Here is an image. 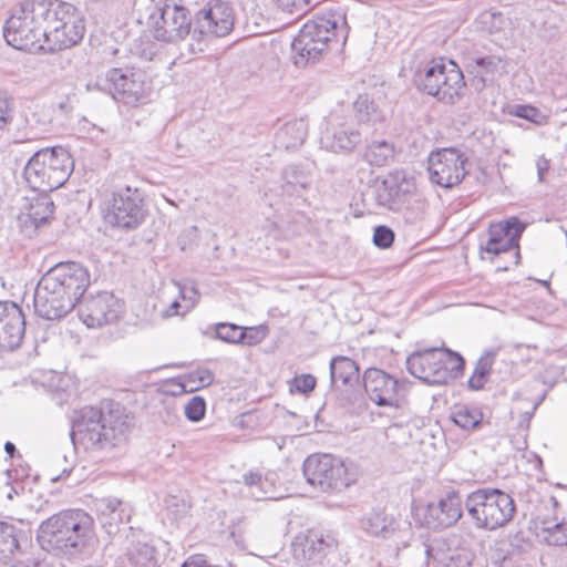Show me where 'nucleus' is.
Listing matches in <instances>:
<instances>
[{"mask_svg":"<svg viewBox=\"0 0 567 567\" xmlns=\"http://www.w3.org/2000/svg\"><path fill=\"white\" fill-rule=\"evenodd\" d=\"M42 549L74 561L94 553V519L83 509H66L43 520L38 530Z\"/></svg>","mask_w":567,"mask_h":567,"instance_id":"1","label":"nucleus"},{"mask_svg":"<svg viewBox=\"0 0 567 567\" xmlns=\"http://www.w3.org/2000/svg\"><path fill=\"white\" fill-rule=\"evenodd\" d=\"M130 431L127 415L120 404L107 411L84 408L81 417L73 424V436L78 437L86 450L110 451L126 441Z\"/></svg>","mask_w":567,"mask_h":567,"instance_id":"2","label":"nucleus"},{"mask_svg":"<svg viewBox=\"0 0 567 567\" xmlns=\"http://www.w3.org/2000/svg\"><path fill=\"white\" fill-rule=\"evenodd\" d=\"M72 171L73 159L66 150L42 148L29 158L23 177L31 189L50 193L64 185Z\"/></svg>","mask_w":567,"mask_h":567,"instance_id":"3","label":"nucleus"},{"mask_svg":"<svg viewBox=\"0 0 567 567\" xmlns=\"http://www.w3.org/2000/svg\"><path fill=\"white\" fill-rule=\"evenodd\" d=\"M464 508L477 529L494 532L505 527L514 517V499L498 488H477L464 501Z\"/></svg>","mask_w":567,"mask_h":567,"instance_id":"4","label":"nucleus"},{"mask_svg":"<svg viewBox=\"0 0 567 567\" xmlns=\"http://www.w3.org/2000/svg\"><path fill=\"white\" fill-rule=\"evenodd\" d=\"M464 358L445 347L416 350L406 359L408 371L427 384H446L463 374Z\"/></svg>","mask_w":567,"mask_h":567,"instance_id":"5","label":"nucleus"},{"mask_svg":"<svg viewBox=\"0 0 567 567\" xmlns=\"http://www.w3.org/2000/svg\"><path fill=\"white\" fill-rule=\"evenodd\" d=\"M302 472L308 484L323 493L340 492L355 482V473L343 460L331 454L308 456Z\"/></svg>","mask_w":567,"mask_h":567,"instance_id":"6","label":"nucleus"},{"mask_svg":"<svg viewBox=\"0 0 567 567\" xmlns=\"http://www.w3.org/2000/svg\"><path fill=\"white\" fill-rule=\"evenodd\" d=\"M35 0L23 2L6 21L3 35L9 45L24 51L47 49L42 20L35 16Z\"/></svg>","mask_w":567,"mask_h":567,"instance_id":"7","label":"nucleus"},{"mask_svg":"<svg viewBox=\"0 0 567 567\" xmlns=\"http://www.w3.org/2000/svg\"><path fill=\"white\" fill-rule=\"evenodd\" d=\"M464 85V76L457 64L444 59L433 60L417 80L421 91L446 104L455 102Z\"/></svg>","mask_w":567,"mask_h":567,"instance_id":"8","label":"nucleus"},{"mask_svg":"<svg viewBox=\"0 0 567 567\" xmlns=\"http://www.w3.org/2000/svg\"><path fill=\"white\" fill-rule=\"evenodd\" d=\"M86 87L89 91L107 90L114 100L131 106L143 103L150 90L142 71L116 68L109 70L105 79L89 83Z\"/></svg>","mask_w":567,"mask_h":567,"instance_id":"9","label":"nucleus"},{"mask_svg":"<svg viewBox=\"0 0 567 567\" xmlns=\"http://www.w3.org/2000/svg\"><path fill=\"white\" fill-rule=\"evenodd\" d=\"M145 216L146 207L137 188L127 186L113 192L105 215L109 224L121 229H134Z\"/></svg>","mask_w":567,"mask_h":567,"instance_id":"10","label":"nucleus"},{"mask_svg":"<svg viewBox=\"0 0 567 567\" xmlns=\"http://www.w3.org/2000/svg\"><path fill=\"white\" fill-rule=\"evenodd\" d=\"M151 19L154 37L159 41L174 43L190 33L189 11L175 0H165Z\"/></svg>","mask_w":567,"mask_h":567,"instance_id":"11","label":"nucleus"},{"mask_svg":"<svg viewBox=\"0 0 567 567\" xmlns=\"http://www.w3.org/2000/svg\"><path fill=\"white\" fill-rule=\"evenodd\" d=\"M234 10L225 0H209L195 16L193 38L200 41L204 37L221 38L234 28Z\"/></svg>","mask_w":567,"mask_h":567,"instance_id":"12","label":"nucleus"},{"mask_svg":"<svg viewBox=\"0 0 567 567\" xmlns=\"http://www.w3.org/2000/svg\"><path fill=\"white\" fill-rule=\"evenodd\" d=\"M467 157L456 148H443L431 153L429 174L432 183L451 188L460 184L467 174Z\"/></svg>","mask_w":567,"mask_h":567,"instance_id":"13","label":"nucleus"},{"mask_svg":"<svg viewBox=\"0 0 567 567\" xmlns=\"http://www.w3.org/2000/svg\"><path fill=\"white\" fill-rule=\"evenodd\" d=\"M79 302L62 291L58 282L42 276L34 290V311L47 320H60L65 317Z\"/></svg>","mask_w":567,"mask_h":567,"instance_id":"14","label":"nucleus"},{"mask_svg":"<svg viewBox=\"0 0 567 567\" xmlns=\"http://www.w3.org/2000/svg\"><path fill=\"white\" fill-rule=\"evenodd\" d=\"M524 229L525 225L517 217L491 224L487 239L481 243V250L494 256L514 250V265H518L519 239Z\"/></svg>","mask_w":567,"mask_h":567,"instance_id":"15","label":"nucleus"},{"mask_svg":"<svg viewBox=\"0 0 567 567\" xmlns=\"http://www.w3.org/2000/svg\"><path fill=\"white\" fill-rule=\"evenodd\" d=\"M123 312L121 301L110 292H100L80 303V318L89 328L115 322Z\"/></svg>","mask_w":567,"mask_h":567,"instance_id":"16","label":"nucleus"},{"mask_svg":"<svg viewBox=\"0 0 567 567\" xmlns=\"http://www.w3.org/2000/svg\"><path fill=\"white\" fill-rule=\"evenodd\" d=\"M416 551L425 565L433 567H470L474 554L467 547H452L446 542H436L433 545L419 542Z\"/></svg>","mask_w":567,"mask_h":567,"instance_id":"17","label":"nucleus"},{"mask_svg":"<svg viewBox=\"0 0 567 567\" xmlns=\"http://www.w3.org/2000/svg\"><path fill=\"white\" fill-rule=\"evenodd\" d=\"M51 281L75 301L80 302L90 286V274L81 264L74 261L60 262L44 274Z\"/></svg>","mask_w":567,"mask_h":567,"instance_id":"18","label":"nucleus"},{"mask_svg":"<svg viewBox=\"0 0 567 567\" xmlns=\"http://www.w3.org/2000/svg\"><path fill=\"white\" fill-rule=\"evenodd\" d=\"M25 320L22 309L14 302H0V350L13 351L22 343Z\"/></svg>","mask_w":567,"mask_h":567,"instance_id":"19","label":"nucleus"},{"mask_svg":"<svg viewBox=\"0 0 567 567\" xmlns=\"http://www.w3.org/2000/svg\"><path fill=\"white\" fill-rule=\"evenodd\" d=\"M363 386L368 398L379 406L398 408V380L377 368L363 373Z\"/></svg>","mask_w":567,"mask_h":567,"instance_id":"20","label":"nucleus"},{"mask_svg":"<svg viewBox=\"0 0 567 567\" xmlns=\"http://www.w3.org/2000/svg\"><path fill=\"white\" fill-rule=\"evenodd\" d=\"M463 504L457 491H447L436 503L427 504L425 509L427 526L434 529L453 526L463 515Z\"/></svg>","mask_w":567,"mask_h":567,"instance_id":"21","label":"nucleus"},{"mask_svg":"<svg viewBox=\"0 0 567 567\" xmlns=\"http://www.w3.org/2000/svg\"><path fill=\"white\" fill-rule=\"evenodd\" d=\"M311 174L302 165H287L281 173V196L290 206H307Z\"/></svg>","mask_w":567,"mask_h":567,"instance_id":"22","label":"nucleus"},{"mask_svg":"<svg viewBox=\"0 0 567 567\" xmlns=\"http://www.w3.org/2000/svg\"><path fill=\"white\" fill-rule=\"evenodd\" d=\"M315 27V40L324 41L326 50L329 42L334 38L341 37L343 42L348 37V24L346 12L341 7L329 9L321 14H317L313 19L309 20L303 27Z\"/></svg>","mask_w":567,"mask_h":567,"instance_id":"23","label":"nucleus"},{"mask_svg":"<svg viewBox=\"0 0 567 567\" xmlns=\"http://www.w3.org/2000/svg\"><path fill=\"white\" fill-rule=\"evenodd\" d=\"M334 547L337 540L332 536L316 530L299 534L292 543L293 556L305 563L319 561Z\"/></svg>","mask_w":567,"mask_h":567,"instance_id":"24","label":"nucleus"},{"mask_svg":"<svg viewBox=\"0 0 567 567\" xmlns=\"http://www.w3.org/2000/svg\"><path fill=\"white\" fill-rule=\"evenodd\" d=\"M35 16L42 20L44 42L63 27L78 9L71 3L60 0H35Z\"/></svg>","mask_w":567,"mask_h":567,"instance_id":"25","label":"nucleus"},{"mask_svg":"<svg viewBox=\"0 0 567 567\" xmlns=\"http://www.w3.org/2000/svg\"><path fill=\"white\" fill-rule=\"evenodd\" d=\"M315 30V27L311 25L302 27L291 43L297 66H306L310 62H316L327 51L324 41L313 39Z\"/></svg>","mask_w":567,"mask_h":567,"instance_id":"26","label":"nucleus"},{"mask_svg":"<svg viewBox=\"0 0 567 567\" xmlns=\"http://www.w3.org/2000/svg\"><path fill=\"white\" fill-rule=\"evenodd\" d=\"M100 520L107 534H115L120 525L130 522L132 508L115 497H104L96 503Z\"/></svg>","mask_w":567,"mask_h":567,"instance_id":"27","label":"nucleus"},{"mask_svg":"<svg viewBox=\"0 0 567 567\" xmlns=\"http://www.w3.org/2000/svg\"><path fill=\"white\" fill-rule=\"evenodd\" d=\"M84 32V19L78 11L63 27H61L60 30H54L53 35L48 40V42H45L47 50L58 51L69 49L78 44L83 39Z\"/></svg>","mask_w":567,"mask_h":567,"instance_id":"28","label":"nucleus"},{"mask_svg":"<svg viewBox=\"0 0 567 567\" xmlns=\"http://www.w3.org/2000/svg\"><path fill=\"white\" fill-rule=\"evenodd\" d=\"M385 194H379V203L383 206L391 207L401 199V196L411 194L414 190L413 178L409 177L403 171H395L388 175L382 182Z\"/></svg>","mask_w":567,"mask_h":567,"instance_id":"29","label":"nucleus"},{"mask_svg":"<svg viewBox=\"0 0 567 567\" xmlns=\"http://www.w3.org/2000/svg\"><path fill=\"white\" fill-rule=\"evenodd\" d=\"M359 365L348 357H336L330 362L331 384L336 388L352 386L359 382Z\"/></svg>","mask_w":567,"mask_h":567,"instance_id":"30","label":"nucleus"},{"mask_svg":"<svg viewBox=\"0 0 567 567\" xmlns=\"http://www.w3.org/2000/svg\"><path fill=\"white\" fill-rule=\"evenodd\" d=\"M308 134V124L302 118L285 123L276 133L275 142L285 150L297 148L303 144Z\"/></svg>","mask_w":567,"mask_h":567,"instance_id":"31","label":"nucleus"},{"mask_svg":"<svg viewBox=\"0 0 567 567\" xmlns=\"http://www.w3.org/2000/svg\"><path fill=\"white\" fill-rule=\"evenodd\" d=\"M395 520L380 511H372L362 516L361 528L374 537L388 538L395 530Z\"/></svg>","mask_w":567,"mask_h":567,"instance_id":"32","label":"nucleus"},{"mask_svg":"<svg viewBox=\"0 0 567 567\" xmlns=\"http://www.w3.org/2000/svg\"><path fill=\"white\" fill-rule=\"evenodd\" d=\"M482 31L494 35L496 40L507 39L512 32V21L502 12L484 11L477 18Z\"/></svg>","mask_w":567,"mask_h":567,"instance_id":"33","label":"nucleus"},{"mask_svg":"<svg viewBox=\"0 0 567 567\" xmlns=\"http://www.w3.org/2000/svg\"><path fill=\"white\" fill-rule=\"evenodd\" d=\"M21 530L7 522H0V565L9 564L19 551Z\"/></svg>","mask_w":567,"mask_h":567,"instance_id":"34","label":"nucleus"},{"mask_svg":"<svg viewBox=\"0 0 567 567\" xmlns=\"http://www.w3.org/2000/svg\"><path fill=\"white\" fill-rule=\"evenodd\" d=\"M128 567H158L157 551L154 546L137 542L125 554Z\"/></svg>","mask_w":567,"mask_h":567,"instance_id":"35","label":"nucleus"},{"mask_svg":"<svg viewBox=\"0 0 567 567\" xmlns=\"http://www.w3.org/2000/svg\"><path fill=\"white\" fill-rule=\"evenodd\" d=\"M451 420L461 429L473 431L482 425L483 412L474 405L456 404L451 412Z\"/></svg>","mask_w":567,"mask_h":567,"instance_id":"36","label":"nucleus"},{"mask_svg":"<svg viewBox=\"0 0 567 567\" xmlns=\"http://www.w3.org/2000/svg\"><path fill=\"white\" fill-rule=\"evenodd\" d=\"M54 212V203L48 193H41L37 198L32 199L28 216L35 227L47 223Z\"/></svg>","mask_w":567,"mask_h":567,"instance_id":"37","label":"nucleus"},{"mask_svg":"<svg viewBox=\"0 0 567 567\" xmlns=\"http://www.w3.org/2000/svg\"><path fill=\"white\" fill-rule=\"evenodd\" d=\"M496 353L494 351H486L477 361L473 374L467 381L471 390H482L487 381V377L492 371Z\"/></svg>","mask_w":567,"mask_h":567,"instance_id":"38","label":"nucleus"},{"mask_svg":"<svg viewBox=\"0 0 567 567\" xmlns=\"http://www.w3.org/2000/svg\"><path fill=\"white\" fill-rule=\"evenodd\" d=\"M394 157V147L386 141L372 142L365 151L367 161L375 166H384Z\"/></svg>","mask_w":567,"mask_h":567,"instance_id":"39","label":"nucleus"},{"mask_svg":"<svg viewBox=\"0 0 567 567\" xmlns=\"http://www.w3.org/2000/svg\"><path fill=\"white\" fill-rule=\"evenodd\" d=\"M540 536L544 542L551 546L567 545V520L550 524L543 520L539 526Z\"/></svg>","mask_w":567,"mask_h":567,"instance_id":"40","label":"nucleus"},{"mask_svg":"<svg viewBox=\"0 0 567 567\" xmlns=\"http://www.w3.org/2000/svg\"><path fill=\"white\" fill-rule=\"evenodd\" d=\"M354 114L360 123L375 124L383 120L378 106L367 95H360L353 104Z\"/></svg>","mask_w":567,"mask_h":567,"instance_id":"41","label":"nucleus"},{"mask_svg":"<svg viewBox=\"0 0 567 567\" xmlns=\"http://www.w3.org/2000/svg\"><path fill=\"white\" fill-rule=\"evenodd\" d=\"M509 115L524 118L537 126H543L548 123V115L543 113L539 109L526 105V104H514L507 107Z\"/></svg>","mask_w":567,"mask_h":567,"instance_id":"42","label":"nucleus"},{"mask_svg":"<svg viewBox=\"0 0 567 567\" xmlns=\"http://www.w3.org/2000/svg\"><path fill=\"white\" fill-rule=\"evenodd\" d=\"M361 142V134L354 130L342 128L332 136L331 147L334 151H352Z\"/></svg>","mask_w":567,"mask_h":567,"instance_id":"43","label":"nucleus"},{"mask_svg":"<svg viewBox=\"0 0 567 567\" xmlns=\"http://www.w3.org/2000/svg\"><path fill=\"white\" fill-rule=\"evenodd\" d=\"M244 483L250 488V495L256 499H266L270 495L266 489V485H269L267 480H264L259 473H246L243 476Z\"/></svg>","mask_w":567,"mask_h":567,"instance_id":"44","label":"nucleus"},{"mask_svg":"<svg viewBox=\"0 0 567 567\" xmlns=\"http://www.w3.org/2000/svg\"><path fill=\"white\" fill-rule=\"evenodd\" d=\"M216 337L228 343H239L244 337V328L235 323L221 322L216 326Z\"/></svg>","mask_w":567,"mask_h":567,"instance_id":"45","label":"nucleus"},{"mask_svg":"<svg viewBox=\"0 0 567 567\" xmlns=\"http://www.w3.org/2000/svg\"><path fill=\"white\" fill-rule=\"evenodd\" d=\"M185 416L190 422L200 421L206 412V402L202 396H193L184 408Z\"/></svg>","mask_w":567,"mask_h":567,"instance_id":"46","label":"nucleus"},{"mask_svg":"<svg viewBox=\"0 0 567 567\" xmlns=\"http://www.w3.org/2000/svg\"><path fill=\"white\" fill-rule=\"evenodd\" d=\"M394 240V231L388 226H377L373 233V244L382 249L389 248Z\"/></svg>","mask_w":567,"mask_h":567,"instance_id":"47","label":"nucleus"},{"mask_svg":"<svg viewBox=\"0 0 567 567\" xmlns=\"http://www.w3.org/2000/svg\"><path fill=\"white\" fill-rule=\"evenodd\" d=\"M13 118L12 100L7 92L0 91V130H3Z\"/></svg>","mask_w":567,"mask_h":567,"instance_id":"48","label":"nucleus"},{"mask_svg":"<svg viewBox=\"0 0 567 567\" xmlns=\"http://www.w3.org/2000/svg\"><path fill=\"white\" fill-rule=\"evenodd\" d=\"M179 295L184 301L183 312L190 311L199 300V292L195 286H178Z\"/></svg>","mask_w":567,"mask_h":567,"instance_id":"49","label":"nucleus"},{"mask_svg":"<svg viewBox=\"0 0 567 567\" xmlns=\"http://www.w3.org/2000/svg\"><path fill=\"white\" fill-rule=\"evenodd\" d=\"M501 59L496 56H484L476 60V65L482 69L477 71L481 76L493 75L498 72L501 68Z\"/></svg>","mask_w":567,"mask_h":567,"instance_id":"50","label":"nucleus"},{"mask_svg":"<svg viewBox=\"0 0 567 567\" xmlns=\"http://www.w3.org/2000/svg\"><path fill=\"white\" fill-rule=\"evenodd\" d=\"M316 378L312 374H302L293 379V388L300 393H309L316 386Z\"/></svg>","mask_w":567,"mask_h":567,"instance_id":"51","label":"nucleus"},{"mask_svg":"<svg viewBox=\"0 0 567 567\" xmlns=\"http://www.w3.org/2000/svg\"><path fill=\"white\" fill-rule=\"evenodd\" d=\"M262 338H264V333L261 332L260 329L250 327V328L244 329V337H243V340L239 341V343L251 346V344H256V343L260 342L262 340Z\"/></svg>","mask_w":567,"mask_h":567,"instance_id":"52","label":"nucleus"},{"mask_svg":"<svg viewBox=\"0 0 567 567\" xmlns=\"http://www.w3.org/2000/svg\"><path fill=\"white\" fill-rule=\"evenodd\" d=\"M190 378H196L198 380V385L197 386H192L188 391H194L198 388H204V386H208L213 383L214 381V375L210 371L208 370H200V371H197L193 374H190Z\"/></svg>","mask_w":567,"mask_h":567,"instance_id":"53","label":"nucleus"},{"mask_svg":"<svg viewBox=\"0 0 567 567\" xmlns=\"http://www.w3.org/2000/svg\"><path fill=\"white\" fill-rule=\"evenodd\" d=\"M184 303H181L177 300H174L167 308L161 311V317L163 319H168L174 316H184L186 312H183Z\"/></svg>","mask_w":567,"mask_h":567,"instance_id":"54","label":"nucleus"},{"mask_svg":"<svg viewBox=\"0 0 567 567\" xmlns=\"http://www.w3.org/2000/svg\"><path fill=\"white\" fill-rule=\"evenodd\" d=\"M181 567H216L208 565L202 555L188 557Z\"/></svg>","mask_w":567,"mask_h":567,"instance_id":"55","label":"nucleus"},{"mask_svg":"<svg viewBox=\"0 0 567 567\" xmlns=\"http://www.w3.org/2000/svg\"><path fill=\"white\" fill-rule=\"evenodd\" d=\"M536 168H537V175L538 181L543 182L545 179V176L549 169V162L545 157H538L536 161Z\"/></svg>","mask_w":567,"mask_h":567,"instance_id":"56","label":"nucleus"},{"mask_svg":"<svg viewBox=\"0 0 567 567\" xmlns=\"http://www.w3.org/2000/svg\"><path fill=\"white\" fill-rule=\"evenodd\" d=\"M536 408H537V404L534 405L533 410H535ZM533 413H534V411L524 413L523 420L519 422V425H518L522 431L525 432L528 430Z\"/></svg>","mask_w":567,"mask_h":567,"instance_id":"57","label":"nucleus"},{"mask_svg":"<svg viewBox=\"0 0 567 567\" xmlns=\"http://www.w3.org/2000/svg\"><path fill=\"white\" fill-rule=\"evenodd\" d=\"M4 451L6 453L10 456V457H13L16 452H17V449H16V445L12 443V442H7L4 444Z\"/></svg>","mask_w":567,"mask_h":567,"instance_id":"58","label":"nucleus"},{"mask_svg":"<svg viewBox=\"0 0 567 567\" xmlns=\"http://www.w3.org/2000/svg\"><path fill=\"white\" fill-rule=\"evenodd\" d=\"M12 567H50V566L45 561H35L32 565H25V564L19 563Z\"/></svg>","mask_w":567,"mask_h":567,"instance_id":"59","label":"nucleus"},{"mask_svg":"<svg viewBox=\"0 0 567 567\" xmlns=\"http://www.w3.org/2000/svg\"><path fill=\"white\" fill-rule=\"evenodd\" d=\"M178 388H179V392H185V391H187V390H186V385H184V384H178Z\"/></svg>","mask_w":567,"mask_h":567,"instance_id":"60","label":"nucleus"}]
</instances>
